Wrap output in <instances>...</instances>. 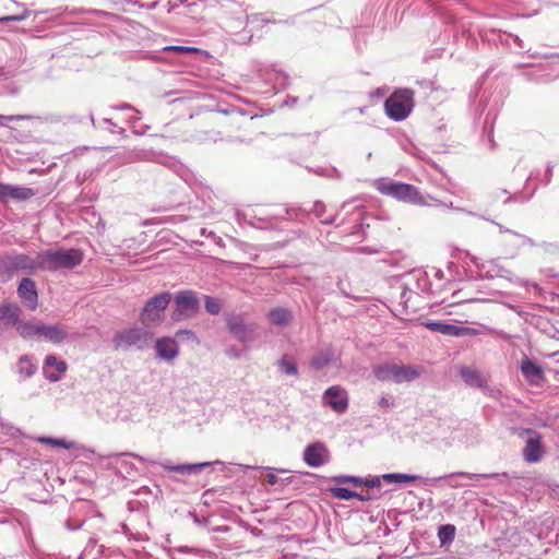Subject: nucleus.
<instances>
[{
	"label": "nucleus",
	"instance_id": "obj_1",
	"mask_svg": "<svg viewBox=\"0 0 559 559\" xmlns=\"http://www.w3.org/2000/svg\"><path fill=\"white\" fill-rule=\"evenodd\" d=\"M40 271L39 252L35 255L15 250L0 254V283H8L15 273L36 274Z\"/></svg>",
	"mask_w": 559,
	"mask_h": 559
},
{
	"label": "nucleus",
	"instance_id": "obj_2",
	"mask_svg": "<svg viewBox=\"0 0 559 559\" xmlns=\"http://www.w3.org/2000/svg\"><path fill=\"white\" fill-rule=\"evenodd\" d=\"M80 249L51 248L39 252L40 271L72 270L83 261Z\"/></svg>",
	"mask_w": 559,
	"mask_h": 559
},
{
	"label": "nucleus",
	"instance_id": "obj_3",
	"mask_svg": "<svg viewBox=\"0 0 559 559\" xmlns=\"http://www.w3.org/2000/svg\"><path fill=\"white\" fill-rule=\"evenodd\" d=\"M173 296L168 292L160 293L152 298H150L141 313H140V322L145 328H152L159 325L165 318V310L169 306Z\"/></svg>",
	"mask_w": 559,
	"mask_h": 559
},
{
	"label": "nucleus",
	"instance_id": "obj_4",
	"mask_svg": "<svg viewBox=\"0 0 559 559\" xmlns=\"http://www.w3.org/2000/svg\"><path fill=\"white\" fill-rule=\"evenodd\" d=\"M374 377L380 381H394L396 383L412 382L416 380L421 370L411 365L383 364L373 370Z\"/></svg>",
	"mask_w": 559,
	"mask_h": 559
},
{
	"label": "nucleus",
	"instance_id": "obj_5",
	"mask_svg": "<svg viewBox=\"0 0 559 559\" xmlns=\"http://www.w3.org/2000/svg\"><path fill=\"white\" fill-rule=\"evenodd\" d=\"M153 336V332L147 329L134 326L117 332L112 342L117 349H144L150 345Z\"/></svg>",
	"mask_w": 559,
	"mask_h": 559
},
{
	"label": "nucleus",
	"instance_id": "obj_6",
	"mask_svg": "<svg viewBox=\"0 0 559 559\" xmlns=\"http://www.w3.org/2000/svg\"><path fill=\"white\" fill-rule=\"evenodd\" d=\"M413 107L414 93L411 90H397L384 103L385 114L395 121L406 119Z\"/></svg>",
	"mask_w": 559,
	"mask_h": 559
},
{
	"label": "nucleus",
	"instance_id": "obj_7",
	"mask_svg": "<svg viewBox=\"0 0 559 559\" xmlns=\"http://www.w3.org/2000/svg\"><path fill=\"white\" fill-rule=\"evenodd\" d=\"M378 190L386 195L393 197L397 200L409 202L416 205H424L425 201L416 187L396 182V181H381L378 183Z\"/></svg>",
	"mask_w": 559,
	"mask_h": 559
},
{
	"label": "nucleus",
	"instance_id": "obj_8",
	"mask_svg": "<svg viewBox=\"0 0 559 559\" xmlns=\"http://www.w3.org/2000/svg\"><path fill=\"white\" fill-rule=\"evenodd\" d=\"M173 321L179 322L193 318L200 311V302L193 290H181L174 298Z\"/></svg>",
	"mask_w": 559,
	"mask_h": 559
},
{
	"label": "nucleus",
	"instance_id": "obj_9",
	"mask_svg": "<svg viewBox=\"0 0 559 559\" xmlns=\"http://www.w3.org/2000/svg\"><path fill=\"white\" fill-rule=\"evenodd\" d=\"M226 324L231 335L240 343H250L258 336V325L253 322H247L240 314H228Z\"/></svg>",
	"mask_w": 559,
	"mask_h": 559
},
{
	"label": "nucleus",
	"instance_id": "obj_10",
	"mask_svg": "<svg viewBox=\"0 0 559 559\" xmlns=\"http://www.w3.org/2000/svg\"><path fill=\"white\" fill-rule=\"evenodd\" d=\"M524 435L526 437L525 445L522 450L523 460L527 463L539 462L545 454L540 435L532 429L523 430L521 436L523 437Z\"/></svg>",
	"mask_w": 559,
	"mask_h": 559
},
{
	"label": "nucleus",
	"instance_id": "obj_11",
	"mask_svg": "<svg viewBox=\"0 0 559 559\" xmlns=\"http://www.w3.org/2000/svg\"><path fill=\"white\" fill-rule=\"evenodd\" d=\"M323 403L330 406L334 412L343 414L348 408V394L342 386L332 385L325 390Z\"/></svg>",
	"mask_w": 559,
	"mask_h": 559
},
{
	"label": "nucleus",
	"instance_id": "obj_12",
	"mask_svg": "<svg viewBox=\"0 0 559 559\" xmlns=\"http://www.w3.org/2000/svg\"><path fill=\"white\" fill-rule=\"evenodd\" d=\"M17 295L22 302L31 310L38 306V293L36 283L31 277H23L17 286Z\"/></svg>",
	"mask_w": 559,
	"mask_h": 559
},
{
	"label": "nucleus",
	"instance_id": "obj_13",
	"mask_svg": "<svg viewBox=\"0 0 559 559\" xmlns=\"http://www.w3.org/2000/svg\"><path fill=\"white\" fill-rule=\"evenodd\" d=\"M69 336L68 328L63 324H45L40 321L38 340L52 344H60Z\"/></svg>",
	"mask_w": 559,
	"mask_h": 559
},
{
	"label": "nucleus",
	"instance_id": "obj_14",
	"mask_svg": "<svg viewBox=\"0 0 559 559\" xmlns=\"http://www.w3.org/2000/svg\"><path fill=\"white\" fill-rule=\"evenodd\" d=\"M304 460L311 467H319L330 460V453L323 443L317 442L306 447Z\"/></svg>",
	"mask_w": 559,
	"mask_h": 559
},
{
	"label": "nucleus",
	"instance_id": "obj_15",
	"mask_svg": "<svg viewBox=\"0 0 559 559\" xmlns=\"http://www.w3.org/2000/svg\"><path fill=\"white\" fill-rule=\"evenodd\" d=\"M36 192L32 188L7 185L0 182V200L13 199L25 201L33 198Z\"/></svg>",
	"mask_w": 559,
	"mask_h": 559
},
{
	"label": "nucleus",
	"instance_id": "obj_16",
	"mask_svg": "<svg viewBox=\"0 0 559 559\" xmlns=\"http://www.w3.org/2000/svg\"><path fill=\"white\" fill-rule=\"evenodd\" d=\"M156 355L166 361H173L179 355V346L176 338L160 337L155 343Z\"/></svg>",
	"mask_w": 559,
	"mask_h": 559
},
{
	"label": "nucleus",
	"instance_id": "obj_17",
	"mask_svg": "<svg viewBox=\"0 0 559 559\" xmlns=\"http://www.w3.org/2000/svg\"><path fill=\"white\" fill-rule=\"evenodd\" d=\"M67 371V364L55 355H48L44 362V372L47 380L57 382L60 374Z\"/></svg>",
	"mask_w": 559,
	"mask_h": 559
},
{
	"label": "nucleus",
	"instance_id": "obj_18",
	"mask_svg": "<svg viewBox=\"0 0 559 559\" xmlns=\"http://www.w3.org/2000/svg\"><path fill=\"white\" fill-rule=\"evenodd\" d=\"M424 325L430 331L456 337L466 335L468 331L467 328L457 326L441 321H427L424 323Z\"/></svg>",
	"mask_w": 559,
	"mask_h": 559
},
{
	"label": "nucleus",
	"instance_id": "obj_19",
	"mask_svg": "<svg viewBox=\"0 0 559 559\" xmlns=\"http://www.w3.org/2000/svg\"><path fill=\"white\" fill-rule=\"evenodd\" d=\"M21 309L15 305H7L0 308V323L4 326H16L20 320Z\"/></svg>",
	"mask_w": 559,
	"mask_h": 559
},
{
	"label": "nucleus",
	"instance_id": "obj_20",
	"mask_svg": "<svg viewBox=\"0 0 559 559\" xmlns=\"http://www.w3.org/2000/svg\"><path fill=\"white\" fill-rule=\"evenodd\" d=\"M269 320L277 326H287L293 321V313L286 308H274L267 313Z\"/></svg>",
	"mask_w": 559,
	"mask_h": 559
},
{
	"label": "nucleus",
	"instance_id": "obj_21",
	"mask_svg": "<svg viewBox=\"0 0 559 559\" xmlns=\"http://www.w3.org/2000/svg\"><path fill=\"white\" fill-rule=\"evenodd\" d=\"M37 371L36 364L33 362L32 358L28 355H23L20 357L16 364V372L21 377L22 380H26L33 377Z\"/></svg>",
	"mask_w": 559,
	"mask_h": 559
},
{
	"label": "nucleus",
	"instance_id": "obj_22",
	"mask_svg": "<svg viewBox=\"0 0 559 559\" xmlns=\"http://www.w3.org/2000/svg\"><path fill=\"white\" fill-rule=\"evenodd\" d=\"M163 468L171 472L182 473V474H198L206 466H210L211 463H194V464H179V465H169L167 463L160 464Z\"/></svg>",
	"mask_w": 559,
	"mask_h": 559
},
{
	"label": "nucleus",
	"instance_id": "obj_23",
	"mask_svg": "<svg viewBox=\"0 0 559 559\" xmlns=\"http://www.w3.org/2000/svg\"><path fill=\"white\" fill-rule=\"evenodd\" d=\"M521 372L530 382H534L543 376L542 367L528 358L522 360Z\"/></svg>",
	"mask_w": 559,
	"mask_h": 559
},
{
	"label": "nucleus",
	"instance_id": "obj_24",
	"mask_svg": "<svg viewBox=\"0 0 559 559\" xmlns=\"http://www.w3.org/2000/svg\"><path fill=\"white\" fill-rule=\"evenodd\" d=\"M40 321H24L21 320L16 331L24 340L38 338Z\"/></svg>",
	"mask_w": 559,
	"mask_h": 559
},
{
	"label": "nucleus",
	"instance_id": "obj_25",
	"mask_svg": "<svg viewBox=\"0 0 559 559\" xmlns=\"http://www.w3.org/2000/svg\"><path fill=\"white\" fill-rule=\"evenodd\" d=\"M461 377L469 385L477 388H483L486 385V380L477 370L471 368H463L461 370Z\"/></svg>",
	"mask_w": 559,
	"mask_h": 559
},
{
	"label": "nucleus",
	"instance_id": "obj_26",
	"mask_svg": "<svg viewBox=\"0 0 559 559\" xmlns=\"http://www.w3.org/2000/svg\"><path fill=\"white\" fill-rule=\"evenodd\" d=\"M500 476H507V473H490V474H475L468 472H455L445 475L443 478L456 479V478H468V479H480V478H497Z\"/></svg>",
	"mask_w": 559,
	"mask_h": 559
},
{
	"label": "nucleus",
	"instance_id": "obj_27",
	"mask_svg": "<svg viewBox=\"0 0 559 559\" xmlns=\"http://www.w3.org/2000/svg\"><path fill=\"white\" fill-rule=\"evenodd\" d=\"M264 469L269 471L267 474V483L271 486L281 485V486H287L292 483L293 477H286V478H280L276 473H286V469H276L273 467H263Z\"/></svg>",
	"mask_w": 559,
	"mask_h": 559
},
{
	"label": "nucleus",
	"instance_id": "obj_28",
	"mask_svg": "<svg viewBox=\"0 0 559 559\" xmlns=\"http://www.w3.org/2000/svg\"><path fill=\"white\" fill-rule=\"evenodd\" d=\"M381 478L385 483L391 484V483H409V481H415V480L419 479L420 477L418 475L391 473V474L382 475Z\"/></svg>",
	"mask_w": 559,
	"mask_h": 559
},
{
	"label": "nucleus",
	"instance_id": "obj_29",
	"mask_svg": "<svg viewBox=\"0 0 559 559\" xmlns=\"http://www.w3.org/2000/svg\"><path fill=\"white\" fill-rule=\"evenodd\" d=\"M454 536H455V526L452 524L442 525L438 530V538L442 546L450 544L454 539Z\"/></svg>",
	"mask_w": 559,
	"mask_h": 559
},
{
	"label": "nucleus",
	"instance_id": "obj_30",
	"mask_svg": "<svg viewBox=\"0 0 559 559\" xmlns=\"http://www.w3.org/2000/svg\"><path fill=\"white\" fill-rule=\"evenodd\" d=\"M38 441L40 443L50 444V445L63 448L67 450L74 448V442L68 441L66 439H53V438H48V437H41L38 439Z\"/></svg>",
	"mask_w": 559,
	"mask_h": 559
},
{
	"label": "nucleus",
	"instance_id": "obj_31",
	"mask_svg": "<svg viewBox=\"0 0 559 559\" xmlns=\"http://www.w3.org/2000/svg\"><path fill=\"white\" fill-rule=\"evenodd\" d=\"M16 5L19 8H21L22 11L20 13H16V14H12V15H7V16L0 17V23L11 22V21L21 22V21H24L25 19H27L31 15V11L28 9H26L24 7V4L16 3Z\"/></svg>",
	"mask_w": 559,
	"mask_h": 559
},
{
	"label": "nucleus",
	"instance_id": "obj_32",
	"mask_svg": "<svg viewBox=\"0 0 559 559\" xmlns=\"http://www.w3.org/2000/svg\"><path fill=\"white\" fill-rule=\"evenodd\" d=\"M277 367H278L280 371H282L283 373L288 374V376H296L298 372L297 365L294 361L288 360L286 358V356H284L278 361Z\"/></svg>",
	"mask_w": 559,
	"mask_h": 559
},
{
	"label": "nucleus",
	"instance_id": "obj_33",
	"mask_svg": "<svg viewBox=\"0 0 559 559\" xmlns=\"http://www.w3.org/2000/svg\"><path fill=\"white\" fill-rule=\"evenodd\" d=\"M330 491L334 498L342 499V500H350L357 496L356 491H353V490H350L348 488H344V487L331 488Z\"/></svg>",
	"mask_w": 559,
	"mask_h": 559
},
{
	"label": "nucleus",
	"instance_id": "obj_34",
	"mask_svg": "<svg viewBox=\"0 0 559 559\" xmlns=\"http://www.w3.org/2000/svg\"><path fill=\"white\" fill-rule=\"evenodd\" d=\"M204 307L210 314H218L222 310L221 301L210 296H205Z\"/></svg>",
	"mask_w": 559,
	"mask_h": 559
},
{
	"label": "nucleus",
	"instance_id": "obj_35",
	"mask_svg": "<svg viewBox=\"0 0 559 559\" xmlns=\"http://www.w3.org/2000/svg\"><path fill=\"white\" fill-rule=\"evenodd\" d=\"M332 480L338 484L350 483L354 486H364V478L357 476L340 475L333 477Z\"/></svg>",
	"mask_w": 559,
	"mask_h": 559
},
{
	"label": "nucleus",
	"instance_id": "obj_36",
	"mask_svg": "<svg viewBox=\"0 0 559 559\" xmlns=\"http://www.w3.org/2000/svg\"><path fill=\"white\" fill-rule=\"evenodd\" d=\"M166 51H176L180 53H194L198 52V48L187 46H167L164 48Z\"/></svg>",
	"mask_w": 559,
	"mask_h": 559
},
{
	"label": "nucleus",
	"instance_id": "obj_37",
	"mask_svg": "<svg viewBox=\"0 0 559 559\" xmlns=\"http://www.w3.org/2000/svg\"><path fill=\"white\" fill-rule=\"evenodd\" d=\"M513 236L519 239L520 246H530V247H535L536 246V242L532 238H530V237H527L525 235H522V234H519V233H513Z\"/></svg>",
	"mask_w": 559,
	"mask_h": 559
},
{
	"label": "nucleus",
	"instance_id": "obj_38",
	"mask_svg": "<svg viewBox=\"0 0 559 559\" xmlns=\"http://www.w3.org/2000/svg\"><path fill=\"white\" fill-rule=\"evenodd\" d=\"M381 477L374 476V477H366L364 478V486L367 488H377L381 485Z\"/></svg>",
	"mask_w": 559,
	"mask_h": 559
},
{
	"label": "nucleus",
	"instance_id": "obj_39",
	"mask_svg": "<svg viewBox=\"0 0 559 559\" xmlns=\"http://www.w3.org/2000/svg\"><path fill=\"white\" fill-rule=\"evenodd\" d=\"M329 362V358L324 357V356H319V357H314L312 360H311V366L316 369H321L323 368L325 365H328Z\"/></svg>",
	"mask_w": 559,
	"mask_h": 559
},
{
	"label": "nucleus",
	"instance_id": "obj_40",
	"mask_svg": "<svg viewBox=\"0 0 559 559\" xmlns=\"http://www.w3.org/2000/svg\"><path fill=\"white\" fill-rule=\"evenodd\" d=\"M83 521H72V520H67L64 522V526L67 530L69 531H76L79 528H81L83 526Z\"/></svg>",
	"mask_w": 559,
	"mask_h": 559
},
{
	"label": "nucleus",
	"instance_id": "obj_41",
	"mask_svg": "<svg viewBox=\"0 0 559 559\" xmlns=\"http://www.w3.org/2000/svg\"><path fill=\"white\" fill-rule=\"evenodd\" d=\"M182 336H187L188 338H192V340L195 338L194 332H192L190 330H178L176 332V337L180 340Z\"/></svg>",
	"mask_w": 559,
	"mask_h": 559
},
{
	"label": "nucleus",
	"instance_id": "obj_42",
	"mask_svg": "<svg viewBox=\"0 0 559 559\" xmlns=\"http://www.w3.org/2000/svg\"><path fill=\"white\" fill-rule=\"evenodd\" d=\"M325 210V205L322 202L317 201L313 206V212L316 216L320 217Z\"/></svg>",
	"mask_w": 559,
	"mask_h": 559
},
{
	"label": "nucleus",
	"instance_id": "obj_43",
	"mask_svg": "<svg viewBox=\"0 0 559 559\" xmlns=\"http://www.w3.org/2000/svg\"><path fill=\"white\" fill-rule=\"evenodd\" d=\"M354 499H358L360 501H369L372 499V497L367 492V493H358L357 492V496L354 497Z\"/></svg>",
	"mask_w": 559,
	"mask_h": 559
},
{
	"label": "nucleus",
	"instance_id": "obj_44",
	"mask_svg": "<svg viewBox=\"0 0 559 559\" xmlns=\"http://www.w3.org/2000/svg\"><path fill=\"white\" fill-rule=\"evenodd\" d=\"M90 13H93L97 16H109L111 15L110 13L106 12V11H103V10H90L88 11Z\"/></svg>",
	"mask_w": 559,
	"mask_h": 559
},
{
	"label": "nucleus",
	"instance_id": "obj_45",
	"mask_svg": "<svg viewBox=\"0 0 559 559\" xmlns=\"http://www.w3.org/2000/svg\"><path fill=\"white\" fill-rule=\"evenodd\" d=\"M391 404H392V403L390 402V400H389V399H386V397H384V396H382V397L380 399V401H379V405H380L381 407H390V406H391Z\"/></svg>",
	"mask_w": 559,
	"mask_h": 559
},
{
	"label": "nucleus",
	"instance_id": "obj_46",
	"mask_svg": "<svg viewBox=\"0 0 559 559\" xmlns=\"http://www.w3.org/2000/svg\"><path fill=\"white\" fill-rule=\"evenodd\" d=\"M498 228H499V231L501 234H510L513 236V233H515L514 230H511V229H508L506 228L504 226L500 225V224H497Z\"/></svg>",
	"mask_w": 559,
	"mask_h": 559
},
{
	"label": "nucleus",
	"instance_id": "obj_47",
	"mask_svg": "<svg viewBox=\"0 0 559 559\" xmlns=\"http://www.w3.org/2000/svg\"><path fill=\"white\" fill-rule=\"evenodd\" d=\"M226 353L229 357L239 358V353L235 348H230Z\"/></svg>",
	"mask_w": 559,
	"mask_h": 559
},
{
	"label": "nucleus",
	"instance_id": "obj_48",
	"mask_svg": "<svg viewBox=\"0 0 559 559\" xmlns=\"http://www.w3.org/2000/svg\"><path fill=\"white\" fill-rule=\"evenodd\" d=\"M224 7H225V8L237 7V8L241 9V5H240V4H238V3L234 2V1H229V0L227 1V3H226V4H224Z\"/></svg>",
	"mask_w": 559,
	"mask_h": 559
},
{
	"label": "nucleus",
	"instance_id": "obj_49",
	"mask_svg": "<svg viewBox=\"0 0 559 559\" xmlns=\"http://www.w3.org/2000/svg\"><path fill=\"white\" fill-rule=\"evenodd\" d=\"M14 118L15 117H13V116H2V115H0V124H2L3 120L12 121Z\"/></svg>",
	"mask_w": 559,
	"mask_h": 559
},
{
	"label": "nucleus",
	"instance_id": "obj_50",
	"mask_svg": "<svg viewBox=\"0 0 559 559\" xmlns=\"http://www.w3.org/2000/svg\"><path fill=\"white\" fill-rule=\"evenodd\" d=\"M450 480H451V481H450V485H451V487H453V488H459V487H462V486H463V484H460V483H459V480H455V479H450Z\"/></svg>",
	"mask_w": 559,
	"mask_h": 559
},
{
	"label": "nucleus",
	"instance_id": "obj_51",
	"mask_svg": "<svg viewBox=\"0 0 559 559\" xmlns=\"http://www.w3.org/2000/svg\"><path fill=\"white\" fill-rule=\"evenodd\" d=\"M457 294H459V292H454V293H453L452 297L454 298V300H453V301H451V302H450V305L459 304V302L464 301L463 299H457V298H456V295H457Z\"/></svg>",
	"mask_w": 559,
	"mask_h": 559
},
{
	"label": "nucleus",
	"instance_id": "obj_52",
	"mask_svg": "<svg viewBox=\"0 0 559 559\" xmlns=\"http://www.w3.org/2000/svg\"><path fill=\"white\" fill-rule=\"evenodd\" d=\"M119 109L124 110V109H132V108H131V106H130V105H128V104H123V105H121V106L119 107Z\"/></svg>",
	"mask_w": 559,
	"mask_h": 559
},
{
	"label": "nucleus",
	"instance_id": "obj_53",
	"mask_svg": "<svg viewBox=\"0 0 559 559\" xmlns=\"http://www.w3.org/2000/svg\"><path fill=\"white\" fill-rule=\"evenodd\" d=\"M84 10L83 9H78V10H72L71 13L72 14H79V13H83Z\"/></svg>",
	"mask_w": 559,
	"mask_h": 559
},
{
	"label": "nucleus",
	"instance_id": "obj_54",
	"mask_svg": "<svg viewBox=\"0 0 559 559\" xmlns=\"http://www.w3.org/2000/svg\"><path fill=\"white\" fill-rule=\"evenodd\" d=\"M103 121H104L105 123H108V124H110V126L116 127V124H115L110 119L105 118Z\"/></svg>",
	"mask_w": 559,
	"mask_h": 559
},
{
	"label": "nucleus",
	"instance_id": "obj_55",
	"mask_svg": "<svg viewBox=\"0 0 559 559\" xmlns=\"http://www.w3.org/2000/svg\"><path fill=\"white\" fill-rule=\"evenodd\" d=\"M124 2L132 3V4H138V1H135V0H124Z\"/></svg>",
	"mask_w": 559,
	"mask_h": 559
},
{
	"label": "nucleus",
	"instance_id": "obj_56",
	"mask_svg": "<svg viewBox=\"0 0 559 559\" xmlns=\"http://www.w3.org/2000/svg\"><path fill=\"white\" fill-rule=\"evenodd\" d=\"M322 223H324V224H332L333 219H324V221H322Z\"/></svg>",
	"mask_w": 559,
	"mask_h": 559
},
{
	"label": "nucleus",
	"instance_id": "obj_57",
	"mask_svg": "<svg viewBox=\"0 0 559 559\" xmlns=\"http://www.w3.org/2000/svg\"><path fill=\"white\" fill-rule=\"evenodd\" d=\"M134 457L138 459L139 461H143V457L140 455H134Z\"/></svg>",
	"mask_w": 559,
	"mask_h": 559
},
{
	"label": "nucleus",
	"instance_id": "obj_58",
	"mask_svg": "<svg viewBox=\"0 0 559 559\" xmlns=\"http://www.w3.org/2000/svg\"><path fill=\"white\" fill-rule=\"evenodd\" d=\"M91 120H92V123H93V124H95V122H94V116H93V115H91Z\"/></svg>",
	"mask_w": 559,
	"mask_h": 559
},
{
	"label": "nucleus",
	"instance_id": "obj_59",
	"mask_svg": "<svg viewBox=\"0 0 559 559\" xmlns=\"http://www.w3.org/2000/svg\"><path fill=\"white\" fill-rule=\"evenodd\" d=\"M251 19L252 20H258V15H252Z\"/></svg>",
	"mask_w": 559,
	"mask_h": 559
}]
</instances>
